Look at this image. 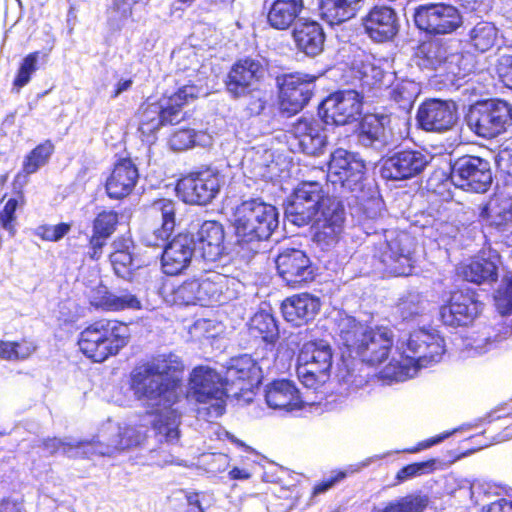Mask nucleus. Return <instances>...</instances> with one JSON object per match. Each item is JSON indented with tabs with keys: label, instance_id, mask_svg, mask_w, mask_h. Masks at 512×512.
Here are the masks:
<instances>
[{
	"label": "nucleus",
	"instance_id": "nucleus-1",
	"mask_svg": "<svg viewBox=\"0 0 512 512\" xmlns=\"http://www.w3.org/2000/svg\"><path fill=\"white\" fill-rule=\"evenodd\" d=\"M184 372L182 360L173 353L158 354L150 360L136 365L130 373L129 389L137 400L155 401L160 405L167 402L163 410H152L148 414L157 418L152 427L157 434H162L164 441L173 442L179 438V430L171 426L177 412L172 408L175 400H170L177 388L181 386Z\"/></svg>",
	"mask_w": 512,
	"mask_h": 512
},
{
	"label": "nucleus",
	"instance_id": "nucleus-2",
	"mask_svg": "<svg viewBox=\"0 0 512 512\" xmlns=\"http://www.w3.org/2000/svg\"><path fill=\"white\" fill-rule=\"evenodd\" d=\"M286 214L298 227L312 223L313 240L321 246L338 243L344 229L343 203L325 192L322 184L316 181H303L297 186Z\"/></svg>",
	"mask_w": 512,
	"mask_h": 512
},
{
	"label": "nucleus",
	"instance_id": "nucleus-3",
	"mask_svg": "<svg viewBox=\"0 0 512 512\" xmlns=\"http://www.w3.org/2000/svg\"><path fill=\"white\" fill-rule=\"evenodd\" d=\"M339 338L350 354L370 366L385 362L394 345V334L390 328L371 327L354 317H347L342 321Z\"/></svg>",
	"mask_w": 512,
	"mask_h": 512
},
{
	"label": "nucleus",
	"instance_id": "nucleus-4",
	"mask_svg": "<svg viewBox=\"0 0 512 512\" xmlns=\"http://www.w3.org/2000/svg\"><path fill=\"white\" fill-rule=\"evenodd\" d=\"M129 341L130 333L126 323L117 319L98 318L79 332L77 346L85 358L101 364L117 356Z\"/></svg>",
	"mask_w": 512,
	"mask_h": 512
},
{
	"label": "nucleus",
	"instance_id": "nucleus-5",
	"mask_svg": "<svg viewBox=\"0 0 512 512\" xmlns=\"http://www.w3.org/2000/svg\"><path fill=\"white\" fill-rule=\"evenodd\" d=\"M233 225L239 243L267 240L278 227V212L260 198H251L236 207Z\"/></svg>",
	"mask_w": 512,
	"mask_h": 512
},
{
	"label": "nucleus",
	"instance_id": "nucleus-6",
	"mask_svg": "<svg viewBox=\"0 0 512 512\" xmlns=\"http://www.w3.org/2000/svg\"><path fill=\"white\" fill-rule=\"evenodd\" d=\"M464 119L475 135L490 140L506 132L512 122V107L500 99L477 101L469 106Z\"/></svg>",
	"mask_w": 512,
	"mask_h": 512
},
{
	"label": "nucleus",
	"instance_id": "nucleus-7",
	"mask_svg": "<svg viewBox=\"0 0 512 512\" xmlns=\"http://www.w3.org/2000/svg\"><path fill=\"white\" fill-rule=\"evenodd\" d=\"M189 390L199 404H208L204 408L208 417L218 418L225 413L229 390L226 381L215 369L196 366L189 378Z\"/></svg>",
	"mask_w": 512,
	"mask_h": 512
},
{
	"label": "nucleus",
	"instance_id": "nucleus-8",
	"mask_svg": "<svg viewBox=\"0 0 512 512\" xmlns=\"http://www.w3.org/2000/svg\"><path fill=\"white\" fill-rule=\"evenodd\" d=\"M269 73V65L264 59L244 56L236 59L228 69L224 88L234 100L254 97L260 92V85Z\"/></svg>",
	"mask_w": 512,
	"mask_h": 512
},
{
	"label": "nucleus",
	"instance_id": "nucleus-9",
	"mask_svg": "<svg viewBox=\"0 0 512 512\" xmlns=\"http://www.w3.org/2000/svg\"><path fill=\"white\" fill-rule=\"evenodd\" d=\"M221 178L219 170L211 165H202L177 179L176 195L185 204L206 206L219 194Z\"/></svg>",
	"mask_w": 512,
	"mask_h": 512
},
{
	"label": "nucleus",
	"instance_id": "nucleus-10",
	"mask_svg": "<svg viewBox=\"0 0 512 512\" xmlns=\"http://www.w3.org/2000/svg\"><path fill=\"white\" fill-rule=\"evenodd\" d=\"M333 353L328 345L315 341L305 343L299 351L296 372L300 382L317 390L330 378Z\"/></svg>",
	"mask_w": 512,
	"mask_h": 512
},
{
	"label": "nucleus",
	"instance_id": "nucleus-11",
	"mask_svg": "<svg viewBox=\"0 0 512 512\" xmlns=\"http://www.w3.org/2000/svg\"><path fill=\"white\" fill-rule=\"evenodd\" d=\"M415 26L431 36L450 35L463 25L460 10L449 3L432 2L422 4L414 9Z\"/></svg>",
	"mask_w": 512,
	"mask_h": 512
},
{
	"label": "nucleus",
	"instance_id": "nucleus-12",
	"mask_svg": "<svg viewBox=\"0 0 512 512\" xmlns=\"http://www.w3.org/2000/svg\"><path fill=\"white\" fill-rule=\"evenodd\" d=\"M317 76L292 72L278 75V103L282 112L289 116L296 115L309 103L315 88Z\"/></svg>",
	"mask_w": 512,
	"mask_h": 512
},
{
	"label": "nucleus",
	"instance_id": "nucleus-13",
	"mask_svg": "<svg viewBox=\"0 0 512 512\" xmlns=\"http://www.w3.org/2000/svg\"><path fill=\"white\" fill-rule=\"evenodd\" d=\"M483 302L478 294L470 288H457L450 293L449 298L440 306L439 316L442 323L451 327H466L480 316Z\"/></svg>",
	"mask_w": 512,
	"mask_h": 512
},
{
	"label": "nucleus",
	"instance_id": "nucleus-14",
	"mask_svg": "<svg viewBox=\"0 0 512 512\" xmlns=\"http://www.w3.org/2000/svg\"><path fill=\"white\" fill-rule=\"evenodd\" d=\"M374 259L381 265L387 277L409 276L413 270L410 240L405 235H396L376 248Z\"/></svg>",
	"mask_w": 512,
	"mask_h": 512
},
{
	"label": "nucleus",
	"instance_id": "nucleus-15",
	"mask_svg": "<svg viewBox=\"0 0 512 512\" xmlns=\"http://www.w3.org/2000/svg\"><path fill=\"white\" fill-rule=\"evenodd\" d=\"M450 178L456 187L484 193L492 184V171L487 160L478 156L464 155L451 166Z\"/></svg>",
	"mask_w": 512,
	"mask_h": 512
},
{
	"label": "nucleus",
	"instance_id": "nucleus-16",
	"mask_svg": "<svg viewBox=\"0 0 512 512\" xmlns=\"http://www.w3.org/2000/svg\"><path fill=\"white\" fill-rule=\"evenodd\" d=\"M362 112V96L355 90L336 91L319 105L318 113L325 124L342 126L357 121Z\"/></svg>",
	"mask_w": 512,
	"mask_h": 512
},
{
	"label": "nucleus",
	"instance_id": "nucleus-17",
	"mask_svg": "<svg viewBox=\"0 0 512 512\" xmlns=\"http://www.w3.org/2000/svg\"><path fill=\"white\" fill-rule=\"evenodd\" d=\"M328 175L334 185L348 191H361L366 175L365 162L345 149H336L330 157Z\"/></svg>",
	"mask_w": 512,
	"mask_h": 512
},
{
	"label": "nucleus",
	"instance_id": "nucleus-18",
	"mask_svg": "<svg viewBox=\"0 0 512 512\" xmlns=\"http://www.w3.org/2000/svg\"><path fill=\"white\" fill-rule=\"evenodd\" d=\"M286 138L293 152L310 156L322 154L327 145L324 128L314 117L297 118L287 129Z\"/></svg>",
	"mask_w": 512,
	"mask_h": 512
},
{
	"label": "nucleus",
	"instance_id": "nucleus-19",
	"mask_svg": "<svg viewBox=\"0 0 512 512\" xmlns=\"http://www.w3.org/2000/svg\"><path fill=\"white\" fill-rule=\"evenodd\" d=\"M275 263L278 275L291 288H301L315 280L316 267L300 249H284L277 255Z\"/></svg>",
	"mask_w": 512,
	"mask_h": 512
},
{
	"label": "nucleus",
	"instance_id": "nucleus-20",
	"mask_svg": "<svg viewBox=\"0 0 512 512\" xmlns=\"http://www.w3.org/2000/svg\"><path fill=\"white\" fill-rule=\"evenodd\" d=\"M176 211V202L170 198H156L146 206V216L154 223H159L145 236L148 246L161 247L170 240L176 226Z\"/></svg>",
	"mask_w": 512,
	"mask_h": 512
},
{
	"label": "nucleus",
	"instance_id": "nucleus-21",
	"mask_svg": "<svg viewBox=\"0 0 512 512\" xmlns=\"http://www.w3.org/2000/svg\"><path fill=\"white\" fill-rule=\"evenodd\" d=\"M262 369L249 355H241L233 359L225 374L226 386L235 397L252 392L262 382Z\"/></svg>",
	"mask_w": 512,
	"mask_h": 512
},
{
	"label": "nucleus",
	"instance_id": "nucleus-22",
	"mask_svg": "<svg viewBox=\"0 0 512 512\" xmlns=\"http://www.w3.org/2000/svg\"><path fill=\"white\" fill-rule=\"evenodd\" d=\"M416 119L419 127L425 131L445 132L457 121V107L453 101L427 99L419 105Z\"/></svg>",
	"mask_w": 512,
	"mask_h": 512
},
{
	"label": "nucleus",
	"instance_id": "nucleus-23",
	"mask_svg": "<svg viewBox=\"0 0 512 512\" xmlns=\"http://www.w3.org/2000/svg\"><path fill=\"white\" fill-rule=\"evenodd\" d=\"M361 26L367 37L375 43L392 41L399 31L396 11L387 5H374L362 17Z\"/></svg>",
	"mask_w": 512,
	"mask_h": 512
},
{
	"label": "nucleus",
	"instance_id": "nucleus-24",
	"mask_svg": "<svg viewBox=\"0 0 512 512\" xmlns=\"http://www.w3.org/2000/svg\"><path fill=\"white\" fill-rule=\"evenodd\" d=\"M139 179V171L130 157L117 159L105 181L106 195L122 200L131 195Z\"/></svg>",
	"mask_w": 512,
	"mask_h": 512
},
{
	"label": "nucleus",
	"instance_id": "nucleus-25",
	"mask_svg": "<svg viewBox=\"0 0 512 512\" xmlns=\"http://www.w3.org/2000/svg\"><path fill=\"white\" fill-rule=\"evenodd\" d=\"M162 247L164 250L161 264L166 275L176 276L188 268L194 252V241L191 236L179 233Z\"/></svg>",
	"mask_w": 512,
	"mask_h": 512
},
{
	"label": "nucleus",
	"instance_id": "nucleus-26",
	"mask_svg": "<svg viewBox=\"0 0 512 512\" xmlns=\"http://www.w3.org/2000/svg\"><path fill=\"white\" fill-rule=\"evenodd\" d=\"M407 348L420 365L427 366L438 362L445 353L444 339L425 329H417L410 333L407 339Z\"/></svg>",
	"mask_w": 512,
	"mask_h": 512
},
{
	"label": "nucleus",
	"instance_id": "nucleus-27",
	"mask_svg": "<svg viewBox=\"0 0 512 512\" xmlns=\"http://www.w3.org/2000/svg\"><path fill=\"white\" fill-rule=\"evenodd\" d=\"M200 89L194 84L179 87L172 94L164 95L158 102V110L164 125H176L184 118L183 109L199 97Z\"/></svg>",
	"mask_w": 512,
	"mask_h": 512
},
{
	"label": "nucleus",
	"instance_id": "nucleus-28",
	"mask_svg": "<svg viewBox=\"0 0 512 512\" xmlns=\"http://www.w3.org/2000/svg\"><path fill=\"white\" fill-rule=\"evenodd\" d=\"M320 301L309 293H300L286 298L281 304L284 319L294 326L312 320L320 310Z\"/></svg>",
	"mask_w": 512,
	"mask_h": 512
},
{
	"label": "nucleus",
	"instance_id": "nucleus-29",
	"mask_svg": "<svg viewBox=\"0 0 512 512\" xmlns=\"http://www.w3.org/2000/svg\"><path fill=\"white\" fill-rule=\"evenodd\" d=\"M292 38L296 48L307 56L315 57L324 50L325 32L314 20L303 19L292 30Z\"/></svg>",
	"mask_w": 512,
	"mask_h": 512
},
{
	"label": "nucleus",
	"instance_id": "nucleus-30",
	"mask_svg": "<svg viewBox=\"0 0 512 512\" xmlns=\"http://www.w3.org/2000/svg\"><path fill=\"white\" fill-rule=\"evenodd\" d=\"M267 405L275 410L293 411L303 407L299 390L287 379H276L265 389Z\"/></svg>",
	"mask_w": 512,
	"mask_h": 512
},
{
	"label": "nucleus",
	"instance_id": "nucleus-31",
	"mask_svg": "<svg viewBox=\"0 0 512 512\" xmlns=\"http://www.w3.org/2000/svg\"><path fill=\"white\" fill-rule=\"evenodd\" d=\"M224 228L216 220L204 221L197 233L198 250L202 258L208 262H215L224 253Z\"/></svg>",
	"mask_w": 512,
	"mask_h": 512
},
{
	"label": "nucleus",
	"instance_id": "nucleus-32",
	"mask_svg": "<svg viewBox=\"0 0 512 512\" xmlns=\"http://www.w3.org/2000/svg\"><path fill=\"white\" fill-rule=\"evenodd\" d=\"M479 219L505 238L512 236V203L507 199H492L480 207Z\"/></svg>",
	"mask_w": 512,
	"mask_h": 512
},
{
	"label": "nucleus",
	"instance_id": "nucleus-33",
	"mask_svg": "<svg viewBox=\"0 0 512 512\" xmlns=\"http://www.w3.org/2000/svg\"><path fill=\"white\" fill-rule=\"evenodd\" d=\"M304 9V0H273L266 12V22L277 31L290 29Z\"/></svg>",
	"mask_w": 512,
	"mask_h": 512
},
{
	"label": "nucleus",
	"instance_id": "nucleus-34",
	"mask_svg": "<svg viewBox=\"0 0 512 512\" xmlns=\"http://www.w3.org/2000/svg\"><path fill=\"white\" fill-rule=\"evenodd\" d=\"M89 304L97 310L111 312L141 308V302L134 294L125 293L118 296L110 292L103 284L92 289Z\"/></svg>",
	"mask_w": 512,
	"mask_h": 512
},
{
	"label": "nucleus",
	"instance_id": "nucleus-35",
	"mask_svg": "<svg viewBox=\"0 0 512 512\" xmlns=\"http://www.w3.org/2000/svg\"><path fill=\"white\" fill-rule=\"evenodd\" d=\"M417 56L423 61V64L427 67L437 68L441 67L443 70L451 73V76H447V80L454 84L461 78L465 77V74L461 73L460 70L454 71V64L452 61L446 62V49L443 44L438 40H427L422 42L417 50Z\"/></svg>",
	"mask_w": 512,
	"mask_h": 512
},
{
	"label": "nucleus",
	"instance_id": "nucleus-36",
	"mask_svg": "<svg viewBox=\"0 0 512 512\" xmlns=\"http://www.w3.org/2000/svg\"><path fill=\"white\" fill-rule=\"evenodd\" d=\"M428 161L426 156L415 150H402L388 160L391 170L390 178L396 180L408 179L420 174Z\"/></svg>",
	"mask_w": 512,
	"mask_h": 512
},
{
	"label": "nucleus",
	"instance_id": "nucleus-37",
	"mask_svg": "<svg viewBox=\"0 0 512 512\" xmlns=\"http://www.w3.org/2000/svg\"><path fill=\"white\" fill-rule=\"evenodd\" d=\"M365 0H321V18L330 26L342 24L356 16Z\"/></svg>",
	"mask_w": 512,
	"mask_h": 512
},
{
	"label": "nucleus",
	"instance_id": "nucleus-38",
	"mask_svg": "<svg viewBox=\"0 0 512 512\" xmlns=\"http://www.w3.org/2000/svg\"><path fill=\"white\" fill-rule=\"evenodd\" d=\"M202 295V306L221 303L228 290L229 277L216 271H207L198 279Z\"/></svg>",
	"mask_w": 512,
	"mask_h": 512
},
{
	"label": "nucleus",
	"instance_id": "nucleus-39",
	"mask_svg": "<svg viewBox=\"0 0 512 512\" xmlns=\"http://www.w3.org/2000/svg\"><path fill=\"white\" fill-rule=\"evenodd\" d=\"M203 492L179 489L166 498L162 512H206Z\"/></svg>",
	"mask_w": 512,
	"mask_h": 512
},
{
	"label": "nucleus",
	"instance_id": "nucleus-40",
	"mask_svg": "<svg viewBox=\"0 0 512 512\" xmlns=\"http://www.w3.org/2000/svg\"><path fill=\"white\" fill-rule=\"evenodd\" d=\"M136 118L142 141H152L158 130L165 126L158 110V102H143L137 110Z\"/></svg>",
	"mask_w": 512,
	"mask_h": 512
},
{
	"label": "nucleus",
	"instance_id": "nucleus-41",
	"mask_svg": "<svg viewBox=\"0 0 512 512\" xmlns=\"http://www.w3.org/2000/svg\"><path fill=\"white\" fill-rule=\"evenodd\" d=\"M499 30L493 22L479 21L467 34V44L478 53L491 50L497 43Z\"/></svg>",
	"mask_w": 512,
	"mask_h": 512
},
{
	"label": "nucleus",
	"instance_id": "nucleus-42",
	"mask_svg": "<svg viewBox=\"0 0 512 512\" xmlns=\"http://www.w3.org/2000/svg\"><path fill=\"white\" fill-rule=\"evenodd\" d=\"M249 335L274 347L279 339V328L272 314L260 311L253 315L248 323Z\"/></svg>",
	"mask_w": 512,
	"mask_h": 512
},
{
	"label": "nucleus",
	"instance_id": "nucleus-43",
	"mask_svg": "<svg viewBox=\"0 0 512 512\" xmlns=\"http://www.w3.org/2000/svg\"><path fill=\"white\" fill-rule=\"evenodd\" d=\"M14 190L10 197L5 193L0 200V225L11 235L15 234L16 210L25 205V197L22 185L16 187L13 182Z\"/></svg>",
	"mask_w": 512,
	"mask_h": 512
},
{
	"label": "nucleus",
	"instance_id": "nucleus-44",
	"mask_svg": "<svg viewBox=\"0 0 512 512\" xmlns=\"http://www.w3.org/2000/svg\"><path fill=\"white\" fill-rule=\"evenodd\" d=\"M462 274L466 281L475 284L492 283L498 279L497 266L486 258L472 260L463 267Z\"/></svg>",
	"mask_w": 512,
	"mask_h": 512
},
{
	"label": "nucleus",
	"instance_id": "nucleus-45",
	"mask_svg": "<svg viewBox=\"0 0 512 512\" xmlns=\"http://www.w3.org/2000/svg\"><path fill=\"white\" fill-rule=\"evenodd\" d=\"M37 350V344L30 337L17 341L0 340V359L5 361H24Z\"/></svg>",
	"mask_w": 512,
	"mask_h": 512
},
{
	"label": "nucleus",
	"instance_id": "nucleus-46",
	"mask_svg": "<svg viewBox=\"0 0 512 512\" xmlns=\"http://www.w3.org/2000/svg\"><path fill=\"white\" fill-rule=\"evenodd\" d=\"M132 242L124 236L117 237L113 242V251L109 255L111 265L115 273L124 276L132 268Z\"/></svg>",
	"mask_w": 512,
	"mask_h": 512
},
{
	"label": "nucleus",
	"instance_id": "nucleus-47",
	"mask_svg": "<svg viewBox=\"0 0 512 512\" xmlns=\"http://www.w3.org/2000/svg\"><path fill=\"white\" fill-rule=\"evenodd\" d=\"M413 355L400 353L398 357H393L385 367L386 374L393 380L404 381L413 377L418 368L422 367Z\"/></svg>",
	"mask_w": 512,
	"mask_h": 512
},
{
	"label": "nucleus",
	"instance_id": "nucleus-48",
	"mask_svg": "<svg viewBox=\"0 0 512 512\" xmlns=\"http://www.w3.org/2000/svg\"><path fill=\"white\" fill-rule=\"evenodd\" d=\"M55 146L50 139L44 140L33 148L25 157L22 170L25 174L35 173L41 166L45 165L54 153Z\"/></svg>",
	"mask_w": 512,
	"mask_h": 512
},
{
	"label": "nucleus",
	"instance_id": "nucleus-49",
	"mask_svg": "<svg viewBox=\"0 0 512 512\" xmlns=\"http://www.w3.org/2000/svg\"><path fill=\"white\" fill-rule=\"evenodd\" d=\"M172 300L177 305H201L202 295L197 278L185 280L178 287L173 289Z\"/></svg>",
	"mask_w": 512,
	"mask_h": 512
},
{
	"label": "nucleus",
	"instance_id": "nucleus-50",
	"mask_svg": "<svg viewBox=\"0 0 512 512\" xmlns=\"http://www.w3.org/2000/svg\"><path fill=\"white\" fill-rule=\"evenodd\" d=\"M512 335V324L500 323L484 337L476 338L473 347L478 353H486L498 347Z\"/></svg>",
	"mask_w": 512,
	"mask_h": 512
},
{
	"label": "nucleus",
	"instance_id": "nucleus-51",
	"mask_svg": "<svg viewBox=\"0 0 512 512\" xmlns=\"http://www.w3.org/2000/svg\"><path fill=\"white\" fill-rule=\"evenodd\" d=\"M390 117L384 114H366L360 121V132L371 141L379 140L385 135Z\"/></svg>",
	"mask_w": 512,
	"mask_h": 512
},
{
	"label": "nucleus",
	"instance_id": "nucleus-52",
	"mask_svg": "<svg viewBox=\"0 0 512 512\" xmlns=\"http://www.w3.org/2000/svg\"><path fill=\"white\" fill-rule=\"evenodd\" d=\"M395 314L404 322L416 320L423 314L420 296L410 293L401 297L395 305Z\"/></svg>",
	"mask_w": 512,
	"mask_h": 512
},
{
	"label": "nucleus",
	"instance_id": "nucleus-53",
	"mask_svg": "<svg viewBox=\"0 0 512 512\" xmlns=\"http://www.w3.org/2000/svg\"><path fill=\"white\" fill-rule=\"evenodd\" d=\"M120 223V214L114 209L99 211L92 220V232L110 238Z\"/></svg>",
	"mask_w": 512,
	"mask_h": 512
},
{
	"label": "nucleus",
	"instance_id": "nucleus-54",
	"mask_svg": "<svg viewBox=\"0 0 512 512\" xmlns=\"http://www.w3.org/2000/svg\"><path fill=\"white\" fill-rule=\"evenodd\" d=\"M41 55L42 53L40 51H34L24 57L13 80V87L17 91L30 82L32 74L38 68L37 62ZM43 56H45V54H43Z\"/></svg>",
	"mask_w": 512,
	"mask_h": 512
},
{
	"label": "nucleus",
	"instance_id": "nucleus-55",
	"mask_svg": "<svg viewBox=\"0 0 512 512\" xmlns=\"http://www.w3.org/2000/svg\"><path fill=\"white\" fill-rule=\"evenodd\" d=\"M71 228L72 225L67 222L56 225L41 224L33 230V234L42 241L58 242L70 232Z\"/></svg>",
	"mask_w": 512,
	"mask_h": 512
},
{
	"label": "nucleus",
	"instance_id": "nucleus-56",
	"mask_svg": "<svg viewBox=\"0 0 512 512\" xmlns=\"http://www.w3.org/2000/svg\"><path fill=\"white\" fill-rule=\"evenodd\" d=\"M196 142V132L191 128H178L169 137V146L174 151L192 148Z\"/></svg>",
	"mask_w": 512,
	"mask_h": 512
},
{
	"label": "nucleus",
	"instance_id": "nucleus-57",
	"mask_svg": "<svg viewBox=\"0 0 512 512\" xmlns=\"http://www.w3.org/2000/svg\"><path fill=\"white\" fill-rule=\"evenodd\" d=\"M119 442L115 446L117 450H125L134 446L141 445L146 440V435L136 430L134 427H125L118 434Z\"/></svg>",
	"mask_w": 512,
	"mask_h": 512
},
{
	"label": "nucleus",
	"instance_id": "nucleus-58",
	"mask_svg": "<svg viewBox=\"0 0 512 512\" xmlns=\"http://www.w3.org/2000/svg\"><path fill=\"white\" fill-rule=\"evenodd\" d=\"M495 301L502 315L512 314V278L506 279L504 285L497 290Z\"/></svg>",
	"mask_w": 512,
	"mask_h": 512
},
{
	"label": "nucleus",
	"instance_id": "nucleus-59",
	"mask_svg": "<svg viewBox=\"0 0 512 512\" xmlns=\"http://www.w3.org/2000/svg\"><path fill=\"white\" fill-rule=\"evenodd\" d=\"M109 238L102 236L96 232H92L87 239V251L84 258L90 261H99L103 255V249L107 245Z\"/></svg>",
	"mask_w": 512,
	"mask_h": 512
},
{
	"label": "nucleus",
	"instance_id": "nucleus-60",
	"mask_svg": "<svg viewBox=\"0 0 512 512\" xmlns=\"http://www.w3.org/2000/svg\"><path fill=\"white\" fill-rule=\"evenodd\" d=\"M435 464L434 460L424 461V462H414L405 465L396 473L395 479L397 483H402L410 478L421 475L426 472V469L430 470L433 468Z\"/></svg>",
	"mask_w": 512,
	"mask_h": 512
},
{
	"label": "nucleus",
	"instance_id": "nucleus-61",
	"mask_svg": "<svg viewBox=\"0 0 512 512\" xmlns=\"http://www.w3.org/2000/svg\"><path fill=\"white\" fill-rule=\"evenodd\" d=\"M400 512H423L427 506V499L418 495H407L397 500Z\"/></svg>",
	"mask_w": 512,
	"mask_h": 512
},
{
	"label": "nucleus",
	"instance_id": "nucleus-62",
	"mask_svg": "<svg viewBox=\"0 0 512 512\" xmlns=\"http://www.w3.org/2000/svg\"><path fill=\"white\" fill-rule=\"evenodd\" d=\"M347 476V473L345 471H335L331 476L328 478L322 479L321 481L314 484L311 496L315 497L319 494L325 493L328 490H330L332 487H334L337 483L344 480Z\"/></svg>",
	"mask_w": 512,
	"mask_h": 512
},
{
	"label": "nucleus",
	"instance_id": "nucleus-63",
	"mask_svg": "<svg viewBox=\"0 0 512 512\" xmlns=\"http://www.w3.org/2000/svg\"><path fill=\"white\" fill-rule=\"evenodd\" d=\"M501 82L512 90V55H503L497 66Z\"/></svg>",
	"mask_w": 512,
	"mask_h": 512
},
{
	"label": "nucleus",
	"instance_id": "nucleus-64",
	"mask_svg": "<svg viewBox=\"0 0 512 512\" xmlns=\"http://www.w3.org/2000/svg\"><path fill=\"white\" fill-rule=\"evenodd\" d=\"M453 432H454V430L447 431V432L441 433L439 435H436V436L430 437L428 439H425L423 441H420L415 446L410 447V448H406L404 450V452L413 454V453H417V452H419L421 450L430 448V447H432V446L442 442L446 438H448L450 435L453 434Z\"/></svg>",
	"mask_w": 512,
	"mask_h": 512
}]
</instances>
